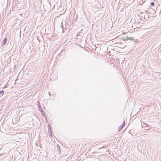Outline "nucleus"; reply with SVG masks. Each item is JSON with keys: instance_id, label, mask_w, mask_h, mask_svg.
I'll return each mask as SVG.
<instances>
[{"instance_id": "1", "label": "nucleus", "mask_w": 161, "mask_h": 161, "mask_svg": "<svg viewBox=\"0 0 161 161\" xmlns=\"http://www.w3.org/2000/svg\"><path fill=\"white\" fill-rule=\"evenodd\" d=\"M123 40L125 41H127L128 40H131L133 41L134 42H137L138 41V39L134 40L133 39V38L132 37H130L129 38H123Z\"/></svg>"}, {"instance_id": "2", "label": "nucleus", "mask_w": 161, "mask_h": 161, "mask_svg": "<svg viewBox=\"0 0 161 161\" xmlns=\"http://www.w3.org/2000/svg\"><path fill=\"white\" fill-rule=\"evenodd\" d=\"M37 105L38 106V107L39 109V111H42V107H41L40 102L39 100L37 101Z\"/></svg>"}, {"instance_id": "3", "label": "nucleus", "mask_w": 161, "mask_h": 161, "mask_svg": "<svg viewBox=\"0 0 161 161\" xmlns=\"http://www.w3.org/2000/svg\"><path fill=\"white\" fill-rule=\"evenodd\" d=\"M7 41V39L6 38H5L4 39L1 45L2 46H4L6 43Z\"/></svg>"}, {"instance_id": "4", "label": "nucleus", "mask_w": 161, "mask_h": 161, "mask_svg": "<svg viewBox=\"0 0 161 161\" xmlns=\"http://www.w3.org/2000/svg\"><path fill=\"white\" fill-rule=\"evenodd\" d=\"M125 125V120H124V123L122 125H121L119 126L118 128V130L119 131H120L121 129Z\"/></svg>"}, {"instance_id": "5", "label": "nucleus", "mask_w": 161, "mask_h": 161, "mask_svg": "<svg viewBox=\"0 0 161 161\" xmlns=\"http://www.w3.org/2000/svg\"><path fill=\"white\" fill-rule=\"evenodd\" d=\"M57 148V150L58 151V152L59 154H61V149H60V147L59 145H57L56 146Z\"/></svg>"}, {"instance_id": "6", "label": "nucleus", "mask_w": 161, "mask_h": 161, "mask_svg": "<svg viewBox=\"0 0 161 161\" xmlns=\"http://www.w3.org/2000/svg\"><path fill=\"white\" fill-rule=\"evenodd\" d=\"M48 126L49 127L48 131L50 133L49 136H51V135H52V130H51V127L49 126V125H48Z\"/></svg>"}, {"instance_id": "7", "label": "nucleus", "mask_w": 161, "mask_h": 161, "mask_svg": "<svg viewBox=\"0 0 161 161\" xmlns=\"http://www.w3.org/2000/svg\"><path fill=\"white\" fill-rule=\"evenodd\" d=\"M4 91L2 90L0 91V97H2Z\"/></svg>"}, {"instance_id": "8", "label": "nucleus", "mask_w": 161, "mask_h": 161, "mask_svg": "<svg viewBox=\"0 0 161 161\" xmlns=\"http://www.w3.org/2000/svg\"><path fill=\"white\" fill-rule=\"evenodd\" d=\"M149 125H146V126L144 127V130H148L149 129Z\"/></svg>"}, {"instance_id": "9", "label": "nucleus", "mask_w": 161, "mask_h": 161, "mask_svg": "<svg viewBox=\"0 0 161 161\" xmlns=\"http://www.w3.org/2000/svg\"><path fill=\"white\" fill-rule=\"evenodd\" d=\"M40 112L41 113L42 116L44 117H45V115L44 113V112L43 111V110H42V111H40Z\"/></svg>"}, {"instance_id": "10", "label": "nucleus", "mask_w": 161, "mask_h": 161, "mask_svg": "<svg viewBox=\"0 0 161 161\" xmlns=\"http://www.w3.org/2000/svg\"><path fill=\"white\" fill-rule=\"evenodd\" d=\"M150 5L152 6H154V3L153 2H151L150 3Z\"/></svg>"}, {"instance_id": "11", "label": "nucleus", "mask_w": 161, "mask_h": 161, "mask_svg": "<svg viewBox=\"0 0 161 161\" xmlns=\"http://www.w3.org/2000/svg\"><path fill=\"white\" fill-rule=\"evenodd\" d=\"M103 148V147H101L100 148H99V149L102 148Z\"/></svg>"}, {"instance_id": "12", "label": "nucleus", "mask_w": 161, "mask_h": 161, "mask_svg": "<svg viewBox=\"0 0 161 161\" xmlns=\"http://www.w3.org/2000/svg\"><path fill=\"white\" fill-rule=\"evenodd\" d=\"M49 95L50 96V95H50V93H49Z\"/></svg>"}, {"instance_id": "13", "label": "nucleus", "mask_w": 161, "mask_h": 161, "mask_svg": "<svg viewBox=\"0 0 161 161\" xmlns=\"http://www.w3.org/2000/svg\"><path fill=\"white\" fill-rule=\"evenodd\" d=\"M126 46V45H125V46L124 47H125Z\"/></svg>"}, {"instance_id": "14", "label": "nucleus", "mask_w": 161, "mask_h": 161, "mask_svg": "<svg viewBox=\"0 0 161 161\" xmlns=\"http://www.w3.org/2000/svg\"><path fill=\"white\" fill-rule=\"evenodd\" d=\"M126 46V45H125V46L124 47H125Z\"/></svg>"}, {"instance_id": "15", "label": "nucleus", "mask_w": 161, "mask_h": 161, "mask_svg": "<svg viewBox=\"0 0 161 161\" xmlns=\"http://www.w3.org/2000/svg\"><path fill=\"white\" fill-rule=\"evenodd\" d=\"M126 46V45H125V46L124 47H125Z\"/></svg>"}, {"instance_id": "16", "label": "nucleus", "mask_w": 161, "mask_h": 161, "mask_svg": "<svg viewBox=\"0 0 161 161\" xmlns=\"http://www.w3.org/2000/svg\"><path fill=\"white\" fill-rule=\"evenodd\" d=\"M126 46V45H125V46L124 47H125Z\"/></svg>"}, {"instance_id": "17", "label": "nucleus", "mask_w": 161, "mask_h": 161, "mask_svg": "<svg viewBox=\"0 0 161 161\" xmlns=\"http://www.w3.org/2000/svg\"><path fill=\"white\" fill-rule=\"evenodd\" d=\"M126 46V45H125V46L124 47H125Z\"/></svg>"}, {"instance_id": "18", "label": "nucleus", "mask_w": 161, "mask_h": 161, "mask_svg": "<svg viewBox=\"0 0 161 161\" xmlns=\"http://www.w3.org/2000/svg\"><path fill=\"white\" fill-rule=\"evenodd\" d=\"M15 2L16 3H17V2H16V1H15Z\"/></svg>"}, {"instance_id": "19", "label": "nucleus", "mask_w": 161, "mask_h": 161, "mask_svg": "<svg viewBox=\"0 0 161 161\" xmlns=\"http://www.w3.org/2000/svg\"><path fill=\"white\" fill-rule=\"evenodd\" d=\"M15 2L16 3H17V2H16V1H15Z\"/></svg>"}]
</instances>
